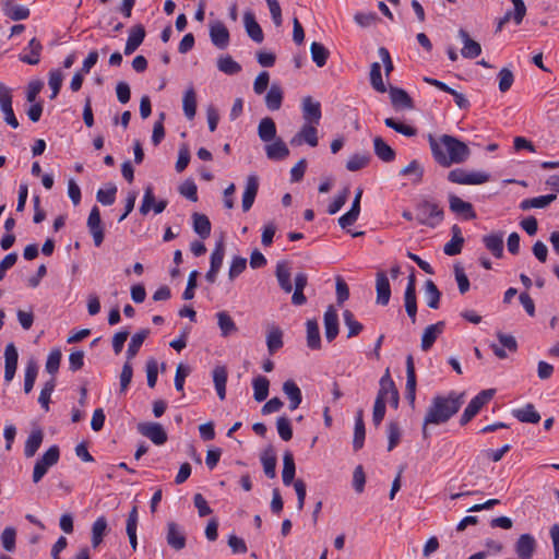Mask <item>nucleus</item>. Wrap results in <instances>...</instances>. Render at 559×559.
Returning a JSON list of instances; mask_svg holds the SVG:
<instances>
[{
    "label": "nucleus",
    "mask_w": 559,
    "mask_h": 559,
    "mask_svg": "<svg viewBox=\"0 0 559 559\" xmlns=\"http://www.w3.org/2000/svg\"><path fill=\"white\" fill-rule=\"evenodd\" d=\"M428 143L436 164L443 168H449L454 164V136L430 133Z\"/></svg>",
    "instance_id": "nucleus-1"
},
{
    "label": "nucleus",
    "mask_w": 559,
    "mask_h": 559,
    "mask_svg": "<svg viewBox=\"0 0 559 559\" xmlns=\"http://www.w3.org/2000/svg\"><path fill=\"white\" fill-rule=\"evenodd\" d=\"M454 414V396L437 395L432 399L424 418V432L429 425H441L447 423Z\"/></svg>",
    "instance_id": "nucleus-2"
},
{
    "label": "nucleus",
    "mask_w": 559,
    "mask_h": 559,
    "mask_svg": "<svg viewBox=\"0 0 559 559\" xmlns=\"http://www.w3.org/2000/svg\"><path fill=\"white\" fill-rule=\"evenodd\" d=\"M60 457V450L57 445H51L35 463L33 469V481L39 483L47 474L48 469L56 465Z\"/></svg>",
    "instance_id": "nucleus-3"
},
{
    "label": "nucleus",
    "mask_w": 559,
    "mask_h": 559,
    "mask_svg": "<svg viewBox=\"0 0 559 559\" xmlns=\"http://www.w3.org/2000/svg\"><path fill=\"white\" fill-rule=\"evenodd\" d=\"M379 386L380 388L376 399L385 403H390L392 407L397 408L400 395L394 381L390 376L389 369L381 377Z\"/></svg>",
    "instance_id": "nucleus-4"
},
{
    "label": "nucleus",
    "mask_w": 559,
    "mask_h": 559,
    "mask_svg": "<svg viewBox=\"0 0 559 559\" xmlns=\"http://www.w3.org/2000/svg\"><path fill=\"white\" fill-rule=\"evenodd\" d=\"M415 219L420 224L435 226L441 222L442 211L437 204L424 201L416 207Z\"/></svg>",
    "instance_id": "nucleus-5"
},
{
    "label": "nucleus",
    "mask_w": 559,
    "mask_h": 559,
    "mask_svg": "<svg viewBox=\"0 0 559 559\" xmlns=\"http://www.w3.org/2000/svg\"><path fill=\"white\" fill-rule=\"evenodd\" d=\"M493 389H487L480 391L466 406L463 415L461 416L460 424L466 425L478 412L486 405L495 395Z\"/></svg>",
    "instance_id": "nucleus-6"
},
{
    "label": "nucleus",
    "mask_w": 559,
    "mask_h": 559,
    "mask_svg": "<svg viewBox=\"0 0 559 559\" xmlns=\"http://www.w3.org/2000/svg\"><path fill=\"white\" fill-rule=\"evenodd\" d=\"M167 204L168 202L166 200L156 201L153 187L147 185L144 189L140 213L147 215L153 210L155 214H160L166 209Z\"/></svg>",
    "instance_id": "nucleus-7"
},
{
    "label": "nucleus",
    "mask_w": 559,
    "mask_h": 559,
    "mask_svg": "<svg viewBox=\"0 0 559 559\" xmlns=\"http://www.w3.org/2000/svg\"><path fill=\"white\" fill-rule=\"evenodd\" d=\"M308 144L311 147L318 145V130L316 124L304 123L300 130L290 139V145L300 146Z\"/></svg>",
    "instance_id": "nucleus-8"
},
{
    "label": "nucleus",
    "mask_w": 559,
    "mask_h": 559,
    "mask_svg": "<svg viewBox=\"0 0 559 559\" xmlns=\"http://www.w3.org/2000/svg\"><path fill=\"white\" fill-rule=\"evenodd\" d=\"M138 430L156 445H163L167 441V433L158 423H141Z\"/></svg>",
    "instance_id": "nucleus-9"
},
{
    "label": "nucleus",
    "mask_w": 559,
    "mask_h": 559,
    "mask_svg": "<svg viewBox=\"0 0 559 559\" xmlns=\"http://www.w3.org/2000/svg\"><path fill=\"white\" fill-rule=\"evenodd\" d=\"M0 108L4 115L5 122L16 129L19 127V121L12 108L11 90L2 83H0Z\"/></svg>",
    "instance_id": "nucleus-10"
},
{
    "label": "nucleus",
    "mask_w": 559,
    "mask_h": 559,
    "mask_svg": "<svg viewBox=\"0 0 559 559\" xmlns=\"http://www.w3.org/2000/svg\"><path fill=\"white\" fill-rule=\"evenodd\" d=\"M489 180L488 173L456 168V185L478 186L487 183Z\"/></svg>",
    "instance_id": "nucleus-11"
},
{
    "label": "nucleus",
    "mask_w": 559,
    "mask_h": 559,
    "mask_svg": "<svg viewBox=\"0 0 559 559\" xmlns=\"http://www.w3.org/2000/svg\"><path fill=\"white\" fill-rule=\"evenodd\" d=\"M210 38L212 44L218 49H225L229 45V31L222 21L210 23Z\"/></svg>",
    "instance_id": "nucleus-12"
},
{
    "label": "nucleus",
    "mask_w": 559,
    "mask_h": 559,
    "mask_svg": "<svg viewBox=\"0 0 559 559\" xmlns=\"http://www.w3.org/2000/svg\"><path fill=\"white\" fill-rule=\"evenodd\" d=\"M513 4V10H509L506 14L499 20L497 24L496 32H500L502 27L513 20L515 25H520L523 22V19L526 14V5L523 0H511Z\"/></svg>",
    "instance_id": "nucleus-13"
},
{
    "label": "nucleus",
    "mask_w": 559,
    "mask_h": 559,
    "mask_svg": "<svg viewBox=\"0 0 559 559\" xmlns=\"http://www.w3.org/2000/svg\"><path fill=\"white\" fill-rule=\"evenodd\" d=\"M87 227L93 237L94 245L100 247L104 241V228L102 225L100 212L97 206H94L87 218Z\"/></svg>",
    "instance_id": "nucleus-14"
},
{
    "label": "nucleus",
    "mask_w": 559,
    "mask_h": 559,
    "mask_svg": "<svg viewBox=\"0 0 559 559\" xmlns=\"http://www.w3.org/2000/svg\"><path fill=\"white\" fill-rule=\"evenodd\" d=\"M459 37L462 40L460 52L463 58L475 59L481 53V45L474 40L466 31L460 29Z\"/></svg>",
    "instance_id": "nucleus-15"
},
{
    "label": "nucleus",
    "mask_w": 559,
    "mask_h": 559,
    "mask_svg": "<svg viewBox=\"0 0 559 559\" xmlns=\"http://www.w3.org/2000/svg\"><path fill=\"white\" fill-rule=\"evenodd\" d=\"M321 105L319 102L307 96L302 99V118L305 123L318 126L321 119Z\"/></svg>",
    "instance_id": "nucleus-16"
},
{
    "label": "nucleus",
    "mask_w": 559,
    "mask_h": 559,
    "mask_svg": "<svg viewBox=\"0 0 559 559\" xmlns=\"http://www.w3.org/2000/svg\"><path fill=\"white\" fill-rule=\"evenodd\" d=\"M3 14L11 21H23L29 17L31 11L23 4L15 3L14 0H5L1 4Z\"/></svg>",
    "instance_id": "nucleus-17"
},
{
    "label": "nucleus",
    "mask_w": 559,
    "mask_h": 559,
    "mask_svg": "<svg viewBox=\"0 0 559 559\" xmlns=\"http://www.w3.org/2000/svg\"><path fill=\"white\" fill-rule=\"evenodd\" d=\"M4 359V381L9 383L13 380L15 376L19 359L17 349L13 343H10L5 346Z\"/></svg>",
    "instance_id": "nucleus-18"
},
{
    "label": "nucleus",
    "mask_w": 559,
    "mask_h": 559,
    "mask_svg": "<svg viewBox=\"0 0 559 559\" xmlns=\"http://www.w3.org/2000/svg\"><path fill=\"white\" fill-rule=\"evenodd\" d=\"M43 51V45L37 38H32L28 45L19 55L20 61L26 64H37L40 61V55Z\"/></svg>",
    "instance_id": "nucleus-19"
},
{
    "label": "nucleus",
    "mask_w": 559,
    "mask_h": 559,
    "mask_svg": "<svg viewBox=\"0 0 559 559\" xmlns=\"http://www.w3.org/2000/svg\"><path fill=\"white\" fill-rule=\"evenodd\" d=\"M324 334L328 342H332L338 334V314L333 306H329L324 312Z\"/></svg>",
    "instance_id": "nucleus-20"
},
{
    "label": "nucleus",
    "mask_w": 559,
    "mask_h": 559,
    "mask_svg": "<svg viewBox=\"0 0 559 559\" xmlns=\"http://www.w3.org/2000/svg\"><path fill=\"white\" fill-rule=\"evenodd\" d=\"M377 304L386 306L391 297V287L388 275L383 271H379L376 275Z\"/></svg>",
    "instance_id": "nucleus-21"
},
{
    "label": "nucleus",
    "mask_w": 559,
    "mask_h": 559,
    "mask_svg": "<svg viewBox=\"0 0 559 559\" xmlns=\"http://www.w3.org/2000/svg\"><path fill=\"white\" fill-rule=\"evenodd\" d=\"M166 540L167 544L177 551L183 549L187 543L183 531L174 522L167 524Z\"/></svg>",
    "instance_id": "nucleus-22"
},
{
    "label": "nucleus",
    "mask_w": 559,
    "mask_h": 559,
    "mask_svg": "<svg viewBox=\"0 0 559 559\" xmlns=\"http://www.w3.org/2000/svg\"><path fill=\"white\" fill-rule=\"evenodd\" d=\"M259 190V179L255 175H250L247 178L245 191L242 193V210L248 212L255 200Z\"/></svg>",
    "instance_id": "nucleus-23"
},
{
    "label": "nucleus",
    "mask_w": 559,
    "mask_h": 559,
    "mask_svg": "<svg viewBox=\"0 0 559 559\" xmlns=\"http://www.w3.org/2000/svg\"><path fill=\"white\" fill-rule=\"evenodd\" d=\"M483 243L497 259L503 255V233L495 231L483 237Z\"/></svg>",
    "instance_id": "nucleus-24"
},
{
    "label": "nucleus",
    "mask_w": 559,
    "mask_h": 559,
    "mask_svg": "<svg viewBox=\"0 0 559 559\" xmlns=\"http://www.w3.org/2000/svg\"><path fill=\"white\" fill-rule=\"evenodd\" d=\"M145 38V29L143 25L138 24L130 28L129 36L124 46V55H132Z\"/></svg>",
    "instance_id": "nucleus-25"
},
{
    "label": "nucleus",
    "mask_w": 559,
    "mask_h": 559,
    "mask_svg": "<svg viewBox=\"0 0 559 559\" xmlns=\"http://www.w3.org/2000/svg\"><path fill=\"white\" fill-rule=\"evenodd\" d=\"M243 25L248 36L255 43H262L264 39L263 31L255 20L252 11H246L243 14Z\"/></svg>",
    "instance_id": "nucleus-26"
},
{
    "label": "nucleus",
    "mask_w": 559,
    "mask_h": 559,
    "mask_svg": "<svg viewBox=\"0 0 559 559\" xmlns=\"http://www.w3.org/2000/svg\"><path fill=\"white\" fill-rule=\"evenodd\" d=\"M406 400L414 405L416 399V374L412 356L406 358Z\"/></svg>",
    "instance_id": "nucleus-27"
},
{
    "label": "nucleus",
    "mask_w": 559,
    "mask_h": 559,
    "mask_svg": "<svg viewBox=\"0 0 559 559\" xmlns=\"http://www.w3.org/2000/svg\"><path fill=\"white\" fill-rule=\"evenodd\" d=\"M535 549L536 542L530 534H522L515 544V552L521 559H531Z\"/></svg>",
    "instance_id": "nucleus-28"
},
{
    "label": "nucleus",
    "mask_w": 559,
    "mask_h": 559,
    "mask_svg": "<svg viewBox=\"0 0 559 559\" xmlns=\"http://www.w3.org/2000/svg\"><path fill=\"white\" fill-rule=\"evenodd\" d=\"M265 154L271 160H282L289 155V150L282 139L276 138L265 145Z\"/></svg>",
    "instance_id": "nucleus-29"
},
{
    "label": "nucleus",
    "mask_w": 559,
    "mask_h": 559,
    "mask_svg": "<svg viewBox=\"0 0 559 559\" xmlns=\"http://www.w3.org/2000/svg\"><path fill=\"white\" fill-rule=\"evenodd\" d=\"M294 282L295 288L292 296V304L295 306H302L307 302V298L304 295V289L308 284V276L306 273L299 272L295 275Z\"/></svg>",
    "instance_id": "nucleus-30"
},
{
    "label": "nucleus",
    "mask_w": 559,
    "mask_h": 559,
    "mask_svg": "<svg viewBox=\"0 0 559 559\" xmlns=\"http://www.w3.org/2000/svg\"><path fill=\"white\" fill-rule=\"evenodd\" d=\"M283 392L289 400V409L298 408L302 402V393L299 386L293 380H287L283 383Z\"/></svg>",
    "instance_id": "nucleus-31"
},
{
    "label": "nucleus",
    "mask_w": 559,
    "mask_h": 559,
    "mask_svg": "<svg viewBox=\"0 0 559 559\" xmlns=\"http://www.w3.org/2000/svg\"><path fill=\"white\" fill-rule=\"evenodd\" d=\"M275 275L278 282L280 287L286 293L289 294L293 290V285L290 282V267L287 262L281 261L276 264Z\"/></svg>",
    "instance_id": "nucleus-32"
},
{
    "label": "nucleus",
    "mask_w": 559,
    "mask_h": 559,
    "mask_svg": "<svg viewBox=\"0 0 559 559\" xmlns=\"http://www.w3.org/2000/svg\"><path fill=\"white\" fill-rule=\"evenodd\" d=\"M43 440L44 433L41 429H33L25 441L24 455L26 457H33L40 448Z\"/></svg>",
    "instance_id": "nucleus-33"
},
{
    "label": "nucleus",
    "mask_w": 559,
    "mask_h": 559,
    "mask_svg": "<svg viewBox=\"0 0 559 559\" xmlns=\"http://www.w3.org/2000/svg\"><path fill=\"white\" fill-rule=\"evenodd\" d=\"M227 369L225 366H216L213 369V382L221 401L226 397Z\"/></svg>",
    "instance_id": "nucleus-34"
},
{
    "label": "nucleus",
    "mask_w": 559,
    "mask_h": 559,
    "mask_svg": "<svg viewBox=\"0 0 559 559\" xmlns=\"http://www.w3.org/2000/svg\"><path fill=\"white\" fill-rule=\"evenodd\" d=\"M390 99L392 105L397 109H409L413 108L412 98L408 94L399 87L391 86L389 90Z\"/></svg>",
    "instance_id": "nucleus-35"
},
{
    "label": "nucleus",
    "mask_w": 559,
    "mask_h": 559,
    "mask_svg": "<svg viewBox=\"0 0 559 559\" xmlns=\"http://www.w3.org/2000/svg\"><path fill=\"white\" fill-rule=\"evenodd\" d=\"M258 135L265 143L276 139V124L272 118L265 117L261 119L258 126Z\"/></svg>",
    "instance_id": "nucleus-36"
},
{
    "label": "nucleus",
    "mask_w": 559,
    "mask_h": 559,
    "mask_svg": "<svg viewBox=\"0 0 559 559\" xmlns=\"http://www.w3.org/2000/svg\"><path fill=\"white\" fill-rule=\"evenodd\" d=\"M513 416L521 423L537 424L540 420V415L533 404H526L522 408L513 411Z\"/></svg>",
    "instance_id": "nucleus-37"
},
{
    "label": "nucleus",
    "mask_w": 559,
    "mask_h": 559,
    "mask_svg": "<svg viewBox=\"0 0 559 559\" xmlns=\"http://www.w3.org/2000/svg\"><path fill=\"white\" fill-rule=\"evenodd\" d=\"M443 331V323L438 322L436 324H431L427 326L423 333L421 337V349L428 350L431 348L433 343L436 342L437 337L442 333Z\"/></svg>",
    "instance_id": "nucleus-38"
},
{
    "label": "nucleus",
    "mask_w": 559,
    "mask_h": 559,
    "mask_svg": "<svg viewBox=\"0 0 559 559\" xmlns=\"http://www.w3.org/2000/svg\"><path fill=\"white\" fill-rule=\"evenodd\" d=\"M307 346L311 349L321 348L320 330L317 320L309 319L306 322Z\"/></svg>",
    "instance_id": "nucleus-39"
},
{
    "label": "nucleus",
    "mask_w": 559,
    "mask_h": 559,
    "mask_svg": "<svg viewBox=\"0 0 559 559\" xmlns=\"http://www.w3.org/2000/svg\"><path fill=\"white\" fill-rule=\"evenodd\" d=\"M557 199L556 194L540 195L536 198L525 199L521 202L520 209L527 211L530 209H544Z\"/></svg>",
    "instance_id": "nucleus-40"
},
{
    "label": "nucleus",
    "mask_w": 559,
    "mask_h": 559,
    "mask_svg": "<svg viewBox=\"0 0 559 559\" xmlns=\"http://www.w3.org/2000/svg\"><path fill=\"white\" fill-rule=\"evenodd\" d=\"M283 90L278 84H272L265 95V105L270 110H278L283 102Z\"/></svg>",
    "instance_id": "nucleus-41"
},
{
    "label": "nucleus",
    "mask_w": 559,
    "mask_h": 559,
    "mask_svg": "<svg viewBox=\"0 0 559 559\" xmlns=\"http://www.w3.org/2000/svg\"><path fill=\"white\" fill-rule=\"evenodd\" d=\"M253 397L257 402H263L269 395L270 381L263 376H258L252 380Z\"/></svg>",
    "instance_id": "nucleus-42"
},
{
    "label": "nucleus",
    "mask_w": 559,
    "mask_h": 559,
    "mask_svg": "<svg viewBox=\"0 0 559 559\" xmlns=\"http://www.w3.org/2000/svg\"><path fill=\"white\" fill-rule=\"evenodd\" d=\"M107 520L105 516H98L92 525V546L97 548L107 532Z\"/></svg>",
    "instance_id": "nucleus-43"
},
{
    "label": "nucleus",
    "mask_w": 559,
    "mask_h": 559,
    "mask_svg": "<svg viewBox=\"0 0 559 559\" xmlns=\"http://www.w3.org/2000/svg\"><path fill=\"white\" fill-rule=\"evenodd\" d=\"M148 333V330H141L131 337L127 349V361L130 362L136 356Z\"/></svg>",
    "instance_id": "nucleus-44"
},
{
    "label": "nucleus",
    "mask_w": 559,
    "mask_h": 559,
    "mask_svg": "<svg viewBox=\"0 0 559 559\" xmlns=\"http://www.w3.org/2000/svg\"><path fill=\"white\" fill-rule=\"evenodd\" d=\"M373 146L376 155L383 162H392L395 158V152L386 144L382 138L376 136L373 139Z\"/></svg>",
    "instance_id": "nucleus-45"
},
{
    "label": "nucleus",
    "mask_w": 559,
    "mask_h": 559,
    "mask_svg": "<svg viewBox=\"0 0 559 559\" xmlns=\"http://www.w3.org/2000/svg\"><path fill=\"white\" fill-rule=\"evenodd\" d=\"M182 108L187 119L191 120L194 118L197 112V95L193 87H189L182 98Z\"/></svg>",
    "instance_id": "nucleus-46"
},
{
    "label": "nucleus",
    "mask_w": 559,
    "mask_h": 559,
    "mask_svg": "<svg viewBox=\"0 0 559 559\" xmlns=\"http://www.w3.org/2000/svg\"><path fill=\"white\" fill-rule=\"evenodd\" d=\"M400 175L409 177L413 183L418 185L423 180L424 167L417 159H414L400 171Z\"/></svg>",
    "instance_id": "nucleus-47"
},
{
    "label": "nucleus",
    "mask_w": 559,
    "mask_h": 559,
    "mask_svg": "<svg viewBox=\"0 0 559 559\" xmlns=\"http://www.w3.org/2000/svg\"><path fill=\"white\" fill-rule=\"evenodd\" d=\"M296 472L295 461L290 452H286L283 457L282 478L285 486H289L294 481Z\"/></svg>",
    "instance_id": "nucleus-48"
},
{
    "label": "nucleus",
    "mask_w": 559,
    "mask_h": 559,
    "mask_svg": "<svg viewBox=\"0 0 559 559\" xmlns=\"http://www.w3.org/2000/svg\"><path fill=\"white\" fill-rule=\"evenodd\" d=\"M193 218V230L202 238L205 239L211 234V222L204 214L194 213Z\"/></svg>",
    "instance_id": "nucleus-49"
},
{
    "label": "nucleus",
    "mask_w": 559,
    "mask_h": 559,
    "mask_svg": "<svg viewBox=\"0 0 559 559\" xmlns=\"http://www.w3.org/2000/svg\"><path fill=\"white\" fill-rule=\"evenodd\" d=\"M283 332L280 328L273 326L266 335V346L271 355L283 347Z\"/></svg>",
    "instance_id": "nucleus-50"
},
{
    "label": "nucleus",
    "mask_w": 559,
    "mask_h": 559,
    "mask_svg": "<svg viewBox=\"0 0 559 559\" xmlns=\"http://www.w3.org/2000/svg\"><path fill=\"white\" fill-rule=\"evenodd\" d=\"M310 53L312 61L317 67L322 68L325 66L330 56L329 50L320 43L313 41L310 46Z\"/></svg>",
    "instance_id": "nucleus-51"
},
{
    "label": "nucleus",
    "mask_w": 559,
    "mask_h": 559,
    "mask_svg": "<svg viewBox=\"0 0 559 559\" xmlns=\"http://www.w3.org/2000/svg\"><path fill=\"white\" fill-rule=\"evenodd\" d=\"M38 373V366L34 360L27 362L24 371V392L29 393L35 384Z\"/></svg>",
    "instance_id": "nucleus-52"
},
{
    "label": "nucleus",
    "mask_w": 559,
    "mask_h": 559,
    "mask_svg": "<svg viewBox=\"0 0 559 559\" xmlns=\"http://www.w3.org/2000/svg\"><path fill=\"white\" fill-rule=\"evenodd\" d=\"M217 68L221 72L234 75L241 71V66L230 56L221 57L217 60Z\"/></svg>",
    "instance_id": "nucleus-53"
},
{
    "label": "nucleus",
    "mask_w": 559,
    "mask_h": 559,
    "mask_svg": "<svg viewBox=\"0 0 559 559\" xmlns=\"http://www.w3.org/2000/svg\"><path fill=\"white\" fill-rule=\"evenodd\" d=\"M370 84L379 93H385L386 86L382 80L381 66L379 62H373L370 68Z\"/></svg>",
    "instance_id": "nucleus-54"
},
{
    "label": "nucleus",
    "mask_w": 559,
    "mask_h": 559,
    "mask_svg": "<svg viewBox=\"0 0 559 559\" xmlns=\"http://www.w3.org/2000/svg\"><path fill=\"white\" fill-rule=\"evenodd\" d=\"M425 298L428 307L432 309H437L439 307L440 292L430 280L425 283Z\"/></svg>",
    "instance_id": "nucleus-55"
},
{
    "label": "nucleus",
    "mask_w": 559,
    "mask_h": 559,
    "mask_svg": "<svg viewBox=\"0 0 559 559\" xmlns=\"http://www.w3.org/2000/svg\"><path fill=\"white\" fill-rule=\"evenodd\" d=\"M456 217L464 221H472L475 219L477 215L472 203L456 197Z\"/></svg>",
    "instance_id": "nucleus-56"
},
{
    "label": "nucleus",
    "mask_w": 559,
    "mask_h": 559,
    "mask_svg": "<svg viewBox=\"0 0 559 559\" xmlns=\"http://www.w3.org/2000/svg\"><path fill=\"white\" fill-rule=\"evenodd\" d=\"M217 324L221 329L223 336H228L237 330L236 324L231 317L226 311L217 312Z\"/></svg>",
    "instance_id": "nucleus-57"
},
{
    "label": "nucleus",
    "mask_w": 559,
    "mask_h": 559,
    "mask_svg": "<svg viewBox=\"0 0 559 559\" xmlns=\"http://www.w3.org/2000/svg\"><path fill=\"white\" fill-rule=\"evenodd\" d=\"M343 319L345 325L348 328V338L358 335L362 331V324L355 319V316L353 314L352 311L345 310L343 312Z\"/></svg>",
    "instance_id": "nucleus-58"
},
{
    "label": "nucleus",
    "mask_w": 559,
    "mask_h": 559,
    "mask_svg": "<svg viewBox=\"0 0 559 559\" xmlns=\"http://www.w3.org/2000/svg\"><path fill=\"white\" fill-rule=\"evenodd\" d=\"M384 123L388 128H391L394 131H396L405 136H408V138H412V136L416 135V133H417V130L414 127L405 124L400 121H396L393 118H386L384 120Z\"/></svg>",
    "instance_id": "nucleus-59"
},
{
    "label": "nucleus",
    "mask_w": 559,
    "mask_h": 559,
    "mask_svg": "<svg viewBox=\"0 0 559 559\" xmlns=\"http://www.w3.org/2000/svg\"><path fill=\"white\" fill-rule=\"evenodd\" d=\"M55 388H56V381L52 378L49 381L45 382V384L39 393L38 403L46 412L49 411L50 397H51V394H52Z\"/></svg>",
    "instance_id": "nucleus-60"
},
{
    "label": "nucleus",
    "mask_w": 559,
    "mask_h": 559,
    "mask_svg": "<svg viewBox=\"0 0 559 559\" xmlns=\"http://www.w3.org/2000/svg\"><path fill=\"white\" fill-rule=\"evenodd\" d=\"M117 187L109 185L106 189H99L96 193V199L103 205H111L116 200Z\"/></svg>",
    "instance_id": "nucleus-61"
},
{
    "label": "nucleus",
    "mask_w": 559,
    "mask_h": 559,
    "mask_svg": "<svg viewBox=\"0 0 559 559\" xmlns=\"http://www.w3.org/2000/svg\"><path fill=\"white\" fill-rule=\"evenodd\" d=\"M369 154H355L350 156L349 159L347 160L346 168L349 171H357L366 167L369 164Z\"/></svg>",
    "instance_id": "nucleus-62"
},
{
    "label": "nucleus",
    "mask_w": 559,
    "mask_h": 559,
    "mask_svg": "<svg viewBox=\"0 0 559 559\" xmlns=\"http://www.w3.org/2000/svg\"><path fill=\"white\" fill-rule=\"evenodd\" d=\"M261 463L263 465V471L269 478H274L276 476V456L273 453L265 452L261 456Z\"/></svg>",
    "instance_id": "nucleus-63"
},
{
    "label": "nucleus",
    "mask_w": 559,
    "mask_h": 559,
    "mask_svg": "<svg viewBox=\"0 0 559 559\" xmlns=\"http://www.w3.org/2000/svg\"><path fill=\"white\" fill-rule=\"evenodd\" d=\"M276 428L280 437L284 441H289L293 438V429L290 421L287 417L281 416L276 420Z\"/></svg>",
    "instance_id": "nucleus-64"
}]
</instances>
